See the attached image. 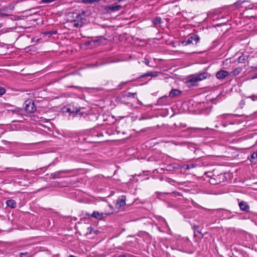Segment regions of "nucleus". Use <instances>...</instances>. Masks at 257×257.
Wrapping results in <instances>:
<instances>
[{"label": "nucleus", "instance_id": "1a4fd4ad", "mask_svg": "<svg viewBox=\"0 0 257 257\" xmlns=\"http://www.w3.org/2000/svg\"><path fill=\"white\" fill-rule=\"evenodd\" d=\"M229 75V72L226 70H220L216 73V77L218 79H223Z\"/></svg>", "mask_w": 257, "mask_h": 257}, {"label": "nucleus", "instance_id": "a211bd4d", "mask_svg": "<svg viewBox=\"0 0 257 257\" xmlns=\"http://www.w3.org/2000/svg\"><path fill=\"white\" fill-rule=\"evenodd\" d=\"M250 161L251 162L255 163L257 162V151L254 152L250 156Z\"/></svg>", "mask_w": 257, "mask_h": 257}, {"label": "nucleus", "instance_id": "bb28decb", "mask_svg": "<svg viewBox=\"0 0 257 257\" xmlns=\"http://www.w3.org/2000/svg\"><path fill=\"white\" fill-rule=\"evenodd\" d=\"M144 62L148 66H149V63H150V61L147 58H145L144 59Z\"/></svg>", "mask_w": 257, "mask_h": 257}, {"label": "nucleus", "instance_id": "2eb2a0df", "mask_svg": "<svg viewBox=\"0 0 257 257\" xmlns=\"http://www.w3.org/2000/svg\"><path fill=\"white\" fill-rule=\"evenodd\" d=\"M7 205L11 208H15L17 206V203L14 200L10 199L6 201Z\"/></svg>", "mask_w": 257, "mask_h": 257}, {"label": "nucleus", "instance_id": "72a5a7b5", "mask_svg": "<svg viewBox=\"0 0 257 257\" xmlns=\"http://www.w3.org/2000/svg\"><path fill=\"white\" fill-rule=\"evenodd\" d=\"M55 33H56V32H52V33H51V34H55Z\"/></svg>", "mask_w": 257, "mask_h": 257}, {"label": "nucleus", "instance_id": "6ab92c4d", "mask_svg": "<svg viewBox=\"0 0 257 257\" xmlns=\"http://www.w3.org/2000/svg\"><path fill=\"white\" fill-rule=\"evenodd\" d=\"M152 22L155 26L159 25L162 23L161 18L160 17H156L153 20Z\"/></svg>", "mask_w": 257, "mask_h": 257}, {"label": "nucleus", "instance_id": "f257e3e1", "mask_svg": "<svg viewBox=\"0 0 257 257\" xmlns=\"http://www.w3.org/2000/svg\"><path fill=\"white\" fill-rule=\"evenodd\" d=\"M208 74L206 72L196 73L191 76L188 80V85L190 86L196 85V83L202 81L207 77Z\"/></svg>", "mask_w": 257, "mask_h": 257}, {"label": "nucleus", "instance_id": "dca6fc26", "mask_svg": "<svg viewBox=\"0 0 257 257\" xmlns=\"http://www.w3.org/2000/svg\"><path fill=\"white\" fill-rule=\"evenodd\" d=\"M248 56L247 55H242L238 57V61L240 63H244L248 62Z\"/></svg>", "mask_w": 257, "mask_h": 257}, {"label": "nucleus", "instance_id": "5701e85b", "mask_svg": "<svg viewBox=\"0 0 257 257\" xmlns=\"http://www.w3.org/2000/svg\"><path fill=\"white\" fill-rule=\"evenodd\" d=\"M84 24V21H80L79 22H74V27H75L76 28L81 27L82 26H83Z\"/></svg>", "mask_w": 257, "mask_h": 257}, {"label": "nucleus", "instance_id": "4be33fe9", "mask_svg": "<svg viewBox=\"0 0 257 257\" xmlns=\"http://www.w3.org/2000/svg\"><path fill=\"white\" fill-rule=\"evenodd\" d=\"M167 99L166 96H164L163 97H160L158 99V103L160 104H165L166 103V100Z\"/></svg>", "mask_w": 257, "mask_h": 257}, {"label": "nucleus", "instance_id": "2f4dec72", "mask_svg": "<svg viewBox=\"0 0 257 257\" xmlns=\"http://www.w3.org/2000/svg\"><path fill=\"white\" fill-rule=\"evenodd\" d=\"M227 61H228L227 60H225V61L223 62V63L224 64V63H225V62H227Z\"/></svg>", "mask_w": 257, "mask_h": 257}, {"label": "nucleus", "instance_id": "c756f323", "mask_svg": "<svg viewBox=\"0 0 257 257\" xmlns=\"http://www.w3.org/2000/svg\"><path fill=\"white\" fill-rule=\"evenodd\" d=\"M2 142L4 143V144H7L10 143L9 142L6 141V140H3V141H2Z\"/></svg>", "mask_w": 257, "mask_h": 257}, {"label": "nucleus", "instance_id": "ddd939ff", "mask_svg": "<svg viewBox=\"0 0 257 257\" xmlns=\"http://www.w3.org/2000/svg\"><path fill=\"white\" fill-rule=\"evenodd\" d=\"M90 216H91V217H92L94 218L101 220L102 219V218L103 217V214L102 213H99L98 211H95L92 213V214L90 215Z\"/></svg>", "mask_w": 257, "mask_h": 257}, {"label": "nucleus", "instance_id": "c85d7f7f", "mask_svg": "<svg viewBox=\"0 0 257 257\" xmlns=\"http://www.w3.org/2000/svg\"><path fill=\"white\" fill-rule=\"evenodd\" d=\"M28 254V252H20L19 254L20 257H23L24 255H26Z\"/></svg>", "mask_w": 257, "mask_h": 257}, {"label": "nucleus", "instance_id": "20e7f679", "mask_svg": "<svg viewBox=\"0 0 257 257\" xmlns=\"http://www.w3.org/2000/svg\"><path fill=\"white\" fill-rule=\"evenodd\" d=\"M24 108L25 111L29 113L34 112L36 110L34 102L31 99H28L25 101Z\"/></svg>", "mask_w": 257, "mask_h": 257}, {"label": "nucleus", "instance_id": "f3484780", "mask_svg": "<svg viewBox=\"0 0 257 257\" xmlns=\"http://www.w3.org/2000/svg\"><path fill=\"white\" fill-rule=\"evenodd\" d=\"M242 71V69L240 67H237L234 69L230 73L231 76H236L238 75Z\"/></svg>", "mask_w": 257, "mask_h": 257}, {"label": "nucleus", "instance_id": "473e14b6", "mask_svg": "<svg viewBox=\"0 0 257 257\" xmlns=\"http://www.w3.org/2000/svg\"><path fill=\"white\" fill-rule=\"evenodd\" d=\"M178 195H180V193H177Z\"/></svg>", "mask_w": 257, "mask_h": 257}, {"label": "nucleus", "instance_id": "a878e982", "mask_svg": "<svg viewBox=\"0 0 257 257\" xmlns=\"http://www.w3.org/2000/svg\"><path fill=\"white\" fill-rule=\"evenodd\" d=\"M6 92V90L4 88L0 87V95L4 94Z\"/></svg>", "mask_w": 257, "mask_h": 257}, {"label": "nucleus", "instance_id": "0eeeda50", "mask_svg": "<svg viewBox=\"0 0 257 257\" xmlns=\"http://www.w3.org/2000/svg\"><path fill=\"white\" fill-rule=\"evenodd\" d=\"M125 196L122 195L119 197L116 201V203L115 204L116 208L119 209L121 207L124 206L125 205Z\"/></svg>", "mask_w": 257, "mask_h": 257}, {"label": "nucleus", "instance_id": "39448f33", "mask_svg": "<svg viewBox=\"0 0 257 257\" xmlns=\"http://www.w3.org/2000/svg\"><path fill=\"white\" fill-rule=\"evenodd\" d=\"M72 172L71 170H64L55 172L51 174V178L52 179L60 178L63 174H68Z\"/></svg>", "mask_w": 257, "mask_h": 257}, {"label": "nucleus", "instance_id": "4468645a", "mask_svg": "<svg viewBox=\"0 0 257 257\" xmlns=\"http://www.w3.org/2000/svg\"><path fill=\"white\" fill-rule=\"evenodd\" d=\"M158 74L159 73L157 72H153V71L149 72L144 73L143 75H141L140 77L143 78V77H148V76H152L153 77H156L158 76Z\"/></svg>", "mask_w": 257, "mask_h": 257}, {"label": "nucleus", "instance_id": "b1692460", "mask_svg": "<svg viewBox=\"0 0 257 257\" xmlns=\"http://www.w3.org/2000/svg\"><path fill=\"white\" fill-rule=\"evenodd\" d=\"M232 114L225 113L219 115L218 117L222 119H226L228 116H231Z\"/></svg>", "mask_w": 257, "mask_h": 257}, {"label": "nucleus", "instance_id": "aec40b11", "mask_svg": "<svg viewBox=\"0 0 257 257\" xmlns=\"http://www.w3.org/2000/svg\"><path fill=\"white\" fill-rule=\"evenodd\" d=\"M67 111L68 112H75V115H82L83 114V112H81L80 111V108H79V109H78L77 108H76L75 109V111L74 110L73 111H71V109L70 108H67Z\"/></svg>", "mask_w": 257, "mask_h": 257}, {"label": "nucleus", "instance_id": "7ed1b4c3", "mask_svg": "<svg viewBox=\"0 0 257 257\" xmlns=\"http://www.w3.org/2000/svg\"><path fill=\"white\" fill-rule=\"evenodd\" d=\"M200 40L199 37L195 34H191L189 36V37L185 39L181 42V44L183 46H187L192 44L193 45H196L199 42Z\"/></svg>", "mask_w": 257, "mask_h": 257}, {"label": "nucleus", "instance_id": "9d476101", "mask_svg": "<svg viewBox=\"0 0 257 257\" xmlns=\"http://www.w3.org/2000/svg\"><path fill=\"white\" fill-rule=\"evenodd\" d=\"M179 243L181 244L182 247H184L185 248L189 247L191 244V242L189 241V239L187 237L183 238L182 239L179 241Z\"/></svg>", "mask_w": 257, "mask_h": 257}, {"label": "nucleus", "instance_id": "412c9836", "mask_svg": "<svg viewBox=\"0 0 257 257\" xmlns=\"http://www.w3.org/2000/svg\"><path fill=\"white\" fill-rule=\"evenodd\" d=\"M9 110L11 111L12 112L19 114H22V112H23V109L19 108V107H16L14 109H10Z\"/></svg>", "mask_w": 257, "mask_h": 257}, {"label": "nucleus", "instance_id": "9b49d317", "mask_svg": "<svg viewBox=\"0 0 257 257\" xmlns=\"http://www.w3.org/2000/svg\"><path fill=\"white\" fill-rule=\"evenodd\" d=\"M74 15H75V18L74 19V22H79L80 21H84L85 22V19L83 18L82 17V16H84L85 15V12L83 11L81 14H74Z\"/></svg>", "mask_w": 257, "mask_h": 257}, {"label": "nucleus", "instance_id": "f03ea898", "mask_svg": "<svg viewBox=\"0 0 257 257\" xmlns=\"http://www.w3.org/2000/svg\"><path fill=\"white\" fill-rule=\"evenodd\" d=\"M227 178L225 176V173H220L219 174H213L212 177L209 179V182L213 185L219 184L225 182Z\"/></svg>", "mask_w": 257, "mask_h": 257}, {"label": "nucleus", "instance_id": "7c9ffc66", "mask_svg": "<svg viewBox=\"0 0 257 257\" xmlns=\"http://www.w3.org/2000/svg\"><path fill=\"white\" fill-rule=\"evenodd\" d=\"M253 70L254 71H257V66H255L252 67Z\"/></svg>", "mask_w": 257, "mask_h": 257}, {"label": "nucleus", "instance_id": "f8f14e48", "mask_svg": "<svg viewBox=\"0 0 257 257\" xmlns=\"http://www.w3.org/2000/svg\"><path fill=\"white\" fill-rule=\"evenodd\" d=\"M181 93V91L177 89L171 90L169 94V96L171 97H175L179 96Z\"/></svg>", "mask_w": 257, "mask_h": 257}, {"label": "nucleus", "instance_id": "423d86ee", "mask_svg": "<svg viewBox=\"0 0 257 257\" xmlns=\"http://www.w3.org/2000/svg\"><path fill=\"white\" fill-rule=\"evenodd\" d=\"M122 8V6L121 5H108L106 6L104 9L108 13H110L111 12H115L119 11Z\"/></svg>", "mask_w": 257, "mask_h": 257}, {"label": "nucleus", "instance_id": "cd10ccee", "mask_svg": "<svg viewBox=\"0 0 257 257\" xmlns=\"http://www.w3.org/2000/svg\"><path fill=\"white\" fill-rule=\"evenodd\" d=\"M194 167V165L193 164L188 165H187L186 169H190L191 168H193Z\"/></svg>", "mask_w": 257, "mask_h": 257}, {"label": "nucleus", "instance_id": "393cba45", "mask_svg": "<svg viewBox=\"0 0 257 257\" xmlns=\"http://www.w3.org/2000/svg\"><path fill=\"white\" fill-rule=\"evenodd\" d=\"M137 95V93L135 92V93H132V92H128L127 93H126L125 94V96L127 97H135V95Z\"/></svg>", "mask_w": 257, "mask_h": 257}, {"label": "nucleus", "instance_id": "6e6552de", "mask_svg": "<svg viewBox=\"0 0 257 257\" xmlns=\"http://www.w3.org/2000/svg\"><path fill=\"white\" fill-rule=\"evenodd\" d=\"M238 206L241 211L245 212H248L249 211L250 206L246 202L241 201L239 202Z\"/></svg>", "mask_w": 257, "mask_h": 257}]
</instances>
